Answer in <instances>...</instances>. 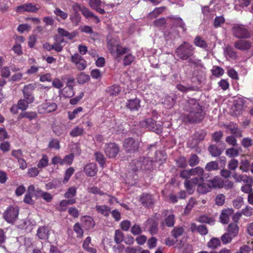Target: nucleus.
I'll return each instance as SVG.
<instances>
[{
	"mask_svg": "<svg viewBox=\"0 0 253 253\" xmlns=\"http://www.w3.org/2000/svg\"><path fill=\"white\" fill-rule=\"evenodd\" d=\"M187 111L189 114L185 116V120L191 123H198L205 118L202 107L195 99H190L187 102Z\"/></svg>",
	"mask_w": 253,
	"mask_h": 253,
	"instance_id": "f257e3e1",
	"label": "nucleus"
},
{
	"mask_svg": "<svg viewBox=\"0 0 253 253\" xmlns=\"http://www.w3.org/2000/svg\"><path fill=\"white\" fill-rule=\"evenodd\" d=\"M194 53V47L187 42H183L175 50L176 56L182 60H187L193 57Z\"/></svg>",
	"mask_w": 253,
	"mask_h": 253,
	"instance_id": "f03ea898",
	"label": "nucleus"
},
{
	"mask_svg": "<svg viewBox=\"0 0 253 253\" xmlns=\"http://www.w3.org/2000/svg\"><path fill=\"white\" fill-rule=\"evenodd\" d=\"M154 162L150 158H139L138 160H134L132 165H134V167L132 169L134 171H137L139 169L150 170L153 168Z\"/></svg>",
	"mask_w": 253,
	"mask_h": 253,
	"instance_id": "7ed1b4c3",
	"label": "nucleus"
},
{
	"mask_svg": "<svg viewBox=\"0 0 253 253\" xmlns=\"http://www.w3.org/2000/svg\"><path fill=\"white\" fill-rule=\"evenodd\" d=\"M58 34L54 36V39L55 42L53 45H50L48 43L43 44V47L48 51L51 49H54L57 52L61 51L62 50V46L60 43L63 42V29L58 28Z\"/></svg>",
	"mask_w": 253,
	"mask_h": 253,
	"instance_id": "20e7f679",
	"label": "nucleus"
},
{
	"mask_svg": "<svg viewBox=\"0 0 253 253\" xmlns=\"http://www.w3.org/2000/svg\"><path fill=\"white\" fill-rule=\"evenodd\" d=\"M123 147L126 153H135L138 151L139 142L132 137H128L124 140Z\"/></svg>",
	"mask_w": 253,
	"mask_h": 253,
	"instance_id": "39448f33",
	"label": "nucleus"
},
{
	"mask_svg": "<svg viewBox=\"0 0 253 253\" xmlns=\"http://www.w3.org/2000/svg\"><path fill=\"white\" fill-rule=\"evenodd\" d=\"M140 125L144 127L147 128L148 129L155 132L157 133H160L162 132L163 127L162 125L156 123V121L153 120L152 118H148L140 122Z\"/></svg>",
	"mask_w": 253,
	"mask_h": 253,
	"instance_id": "423d86ee",
	"label": "nucleus"
},
{
	"mask_svg": "<svg viewBox=\"0 0 253 253\" xmlns=\"http://www.w3.org/2000/svg\"><path fill=\"white\" fill-rule=\"evenodd\" d=\"M19 209L17 207L9 206L3 213V218L8 223L13 224L17 219Z\"/></svg>",
	"mask_w": 253,
	"mask_h": 253,
	"instance_id": "0eeeda50",
	"label": "nucleus"
},
{
	"mask_svg": "<svg viewBox=\"0 0 253 253\" xmlns=\"http://www.w3.org/2000/svg\"><path fill=\"white\" fill-rule=\"evenodd\" d=\"M77 194V188L71 186L68 189L64 194V206L68 205H73L76 202L75 198Z\"/></svg>",
	"mask_w": 253,
	"mask_h": 253,
	"instance_id": "6e6552de",
	"label": "nucleus"
},
{
	"mask_svg": "<svg viewBox=\"0 0 253 253\" xmlns=\"http://www.w3.org/2000/svg\"><path fill=\"white\" fill-rule=\"evenodd\" d=\"M104 152L109 158H114L120 152V147L115 143H109L105 145Z\"/></svg>",
	"mask_w": 253,
	"mask_h": 253,
	"instance_id": "1a4fd4ad",
	"label": "nucleus"
},
{
	"mask_svg": "<svg viewBox=\"0 0 253 253\" xmlns=\"http://www.w3.org/2000/svg\"><path fill=\"white\" fill-rule=\"evenodd\" d=\"M71 61L79 71L84 70L87 67L86 61L78 53H75L71 56Z\"/></svg>",
	"mask_w": 253,
	"mask_h": 253,
	"instance_id": "9d476101",
	"label": "nucleus"
},
{
	"mask_svg": "<svg viewBox=\"0 0 253 253\" xmlns=\"http://www.w3.org/2000/svg\"><path fill=\"white\" fill-rule=\"evenodd\" d=\"M225 149V144L223 142H221L218 145L216 144H211L209 146L208 151L210 154L214 157L220 156Z\"/></svg>",
	"mask_w": 253,
	"mask_h": 253,
	"instance_id": "9b49d317",
	"label": "nucleus"
},
{
	"mask_svg": "<svg viewBox=\"0 0 253 253\" xmlns=\"http://www.w3.org/2000/svg\"><path fill=\"white\" fill-rule=\"evenodd\" d=\"M234 36L238 38H248L250 37V34L248 30L243 25L234 26L232 29Z\"/></svg>",
	"mask_w": 253,
	"mask_h": 253,
	"instance_id": "f8f14e48",
	"label": "nucleus"
},
{
	"mask_svg": "<svg viewBox=\"0 0 253 253\" xmlns=\"http://www.w3.org/2000/svg\"><path fill=\"white\" fill-rule=\"evenodd\" d=\"M40 8L39 5L31 3H25L17 7L16 11L19 13L24 12H36Z\"/></svg>",
	"mask_w": 253,
	"mask_h": 253,
	"instance_id": "ddd939ff",
	"label": "nucleus"
},
{
	"mask_svg": "<svg viewBox=\"0 0 253 253\" xmlns=\"http://www.w3.org/2000/svg\"><path fill=\"white\" fill-rule=\"evenodd\" d=\"M66 86L64 87V97H71L74 94L73 86L75 85V79L73 77H69L67 79Z\"/></svg>",
	"mask_w": 253,
	"mask_h": 253,
	"instance_id": "4468645a",
	"label": "nucleus"
},
{
	"mask_svg": "<svg viewBox=\"0 0 253 253\" xmlns=\"http://www.w3.org/2000/svg\"><path fill=\"white\" fill-rule=\"evenodd\" d=\"M252 43L250 41L239 40L234 43V46L237 49L241 51H248L252 47Z\"/></svg>",
	"mask_w": 253,
	"mask_h": 253,
	"instance_id": "2eb2a0df",
	"label": "nucleus"
},
{
	"mask_svg": "<svg viewBox=\"0 0 253 253\" xmlns=\"http://www.w3.org/2000/svg\"><path fill=\"white\" fill-rule=\"evenodd\" d=\"M57 108L56 104L54 102H45L39 106L40 113H48L55 111Z\"/></svg>",
	"mask_w": 253,
	"mask_h": 253,
	"instance_id": "dca6fc26",
	"label": "nucleus"
},
{
	"mask_svg": "<svg viewBox=\"0 0 253 253\" xmlns=\"http://www.w3.org/2000/svg\"><path fill=\"white\" fill-rule=\"evenodd\" d=\"M139 201L143 206L146 207H151L154 203L152 195L148 193H143L140 196Z\"/></svg>",
	"mask_w": 253,
	"mask_h": 253,
	"instance_id": "f3484780",
	"label": "nucleus"
},
{
	"mask_svg": "<svg viewBox=\"0 0 253 253\" xmlns=\"http://www.w3.org/2000/svg\"><path fill=\"white\" fill-rule=\"evenodd\" d=\"M234 210L232 209H224L222 211L220 215V221L224 224H226L229 221V217L232 215Z\"/></svg>",
	"mask_w": 253,
	"mask_h": 253,
	"instance_id": "a211bd4d",
	"label": "nucleus"
},
{
	"mask_svg": "<svg viewBox=\"0 0 253 253\" xmlns=\"http://www.w3.org/2000/svg\"><path fill=\"white\" fill-rule=\"evenodd\" d=\"M199 183L198 178H193L190 180L186 179L184 182V186L189 194L193 193L194 187Z\"/></svg>",
	"mask_w": 253,
	"mask_h": 253,
	"instance_id": "6ab92c4d",
	"label": "nucleus"
},
{
	"mask_svg": "<svg viewBox=\"0 0 253 253\" xmlns=\"http://www.w3.org/2000/svg\"><path fill=\"white\" fill-rule=\"evenodd\" d=\"M140 100L137 98L129 99L126 102V106L131 111H137L140 107Z\"/></svg>",
	"mask_w": 253,
	"mask_h": 253,
	"instance_id": "aec40b11",
	"label": "nucleus"
},
{
	"mask_svg": "<svg viewBox=\"0 0 253 253\" xmlns=\"http://www.w3.org/2000/svg\"><path fill=\"white\" fill-rule=\"evenodd\" d=\"M224 54L226 57L232 60H236L238 58L237 51L231 46L228 45L224 49Z\"/></svg>",
	"mask_w": 253,
	"mask_h": 253,
	"instance_id": "412c9836",
	"label": "nucleus"
},
{
	"mask_svg": "<svg viewBox=\"0 0 253 253\" xmlns=\"http://www.w3.org/2000/svg\"><path fill=\"white\" fill-rule=\"evenodd\" d=\"M191 176H197L195 178H199V182H203L204 181V169L200 167H197L195 168H193L190 169Z\"/></svg>",
	"mask_w": 253,
	"mask_h": 253,
	"instance_id": "4be33fe9",
	"label": "nucleus"
},
{
	"mask_svg": "<svg viewBox=\"0 0 253 253\" xmlns=\"http://www.w3.org/2000/svg\"><path fill=\"white\" fill-rule=\"evenodd\" d=\"M84 171L87 175L94 176L97 171V168L95 164L89 163L84 167Z\"/></svg>",
	"mask_w": 253,
	"mask_h": 253,
	"instance_id": "5701e85b",
	"label": "nucleus"
},
{
	"mask_svg": "<svg viewBox=\"0 0 253 253\" xmlns=\"http://www.w3.org/2000/svg\"><path fill=\"white\" fill-rule=\"evenodd\" d=\"M82 225L86 230L92 228L95 225V222L92 218L90 216L84 217L82 219Z\"/></svg>",
	"mask_w": 253,
	"mask_h": 253,
	"instance_id": "b1692460",
	"label": "nucleus"
},
{
	"mask_svg": "<svg viewBox=\"0 0 253 253\" xmlns=\"http://www.w3.org/2000/svg\"><path fill=\"white\" fill-rule=\"evenodd\" d=\"M130 52L129 48L126 47H122L119 44L116 45V49L115 53L112 55L116 58H119L125 54L128 53Z\"/></svg>",
	"mask_w": 253,
	"mask_h": 253,
	"instance_id": "393cba45",
	"label": "nucleus"
},
{
	"mask_svg": "<svg viewBox=\"0 0 253 253\" xmlns=\"http://www.w3.org/2000/svg\"><path fill=\"white\" fill-rule=\"evenodd\" d=\"M96 211L105 216H108L110 213V208L106 205H97L95 207Z\"/></svg>",
	"mask_w": 253,
	"mask_h": 253,
	"instance_id": "a878e982",
	"label": "nucleus"
},
{
	"mask_svg": "<svg viewBox=\"0 0 253 253\" xmlns=\"http://www.w3.org/2000/svg\"><path fill=\"white\" fill-rule=\"evenodd\" d=\"M197 192L200 194H205L211 191V185L209 183L202 182L197 184Z\"/></svg>",
	"mask_w": 253,
	"mask_h": 253,
	"instance_id": "bb28decb",
	"label": "nucleus"
},
{
	"mask_svg": "<svg viewBox=\"0 0 253 253\" xmlns=\"http://www.w3.org/2000/svg\"><path fill=\"white\" fill-rule=\"evenodd\" d=\"M48 232L49 229L47 227L42 226L38 229L37 235L40 239H47L48 236Z\"/></svg>",
	"mask_w": 253,
	"mask_h": 253,
	"instance_id": "cd10ccee",
	"label": "nucleus"
},
{
	"mask_svg": "<svg viewBox=\"0 0 253 253\" xmlns=\"http://www.w3.org/2000/svg\"><path fill=\"white\" fill-rule=\"evenodd\" d=\"M81 12L82 14L86 18L93 17L95 20L96 23H98L100 21V19L97 16L94 15V14L91 11H90L88 8L85 7L83 6L81 9Z\"/></svg>",
	"mask_w": 253,
	"mask_h": 253,
	"instance_id": "c85d7f7f",
	"label": "nucleus"
},
{
	"mask_svg": "<svg viewBox=\"0 0 253 253\" xmlns=\"http://www.w3.org/2000/svg\"><path fill=\"white\" fill-rule=\"evenodd\" d=\"M209 248L215 250L221 246V241L217 238H212L207 243Z\"/></svg>",
	"mask_w": 253,
	"mask_h": 253,
	"instance_id": "c756f323",
	"label": "nucleus"
},
{
	"mask_svg": "<svg viewBox=\"0 0 253 253\" xmlns=\"http://www.w3.org/2000/svg\"><path fill=\"white\" fill-rule=\"evenodd\" d=\"M193 42L194 44L200 48L206 49L208 47V44L204 41L202 39V37L199 36H197L194 40Z\"/></svg>",
	"mask_w": 253,
	"mask_h": 253,
	"instance_id": "7c9ffc66",
	"label": "nucleus"
},
{
	"mask_svg": "<svg viewBox=\"0 0 253 253\" xmlns=\"http://www.w3.org/2000/svg\"><path fill=\"white\" fill-rule=\"evenodd\" d=\"M90 243L91 238L90 237H87L85 238L83 242V248L84 249L90 253H96L97 252L96 249L89 247V244Z\"/></svg>",
	"mask_w": 253,
	"mask_h": 253,
	"instance_id": "2f4dec72",
	"label": "nucleus"
},
{
	"mask_svg": "<svg viewBox=\"0 0 253 253\" xmlns=\"http://www.w3.org/2000/svg\"><path fill=\"white\" fill-rule=\"evenodd\" d=\"M121 90V88L119 85H113L108 87L106 91L110 96H116L120 93Z\"/></svg>",
	"mask_w": 253,
	"mask_h": 253,
	"instance_id": "473e14b6",
	"label": "nucleus"
},
{
	"mask_svg": "<svg viewBox=\"0 0 253 253\" xmlns=\"http://www.w3.org/2000/svg\"><path fill=\"white\" fill-rule=\"evenodd\" d=\"M239 227L236 223L230 224L227 229V232L233 237H236L239 232Z\"/></svg>",
	"mask_w": 253,
	"mask_h": 253,
	"instance_id": "72a5a7b5",
	"label": "nucleus"
},
{
	"mask_svg": "<svg viewBox=\"0 0 253 253\" xmlns=\"http://www.w3.org/2000/svg\"><path fill=\"white\" fill-rule=\"evenodd\" d=\"M175 223V216L173 214L168 215L162 222V224L166 225L169 227H171L174 226Z\"/></svg>",
	"mask_w": 253,
	"mask_h": 253,
	"instance_id": "f704fd0d",
	"label": "nucleus"
},
{
	"mask_svg": "<svg viewBox=\"0 0 253 253\" xmlns=\"http://www.w3.org/2000/svg\"><path fill=\"white\" fill-rule=\"evenodd\" d=\"M150 225L149 231L151 234H156L158 231V223L154 219H149L147 221Z\"/></svg>",
	"mask_w": 253,
	"mask_h": 253,
	"instance_id": "c9c22d12",
	"label": "nucleus"
},
{
	"mask_svg": "<svg viewBox=\"0 0 253 253\" xmlns=\"http://www.w3.org/2000/svg\"><path fill=\"white\" fill-rule=\"evenodd\" d=\"M124 234L119 229L116 230L114 235V241L117 244H119L124 240Z\"/></svg>",
	"mask_w": 253,
	"mask_h": 253,
	"instance_id": "e433bc0d",
	"label": "nucleus"
},
{
	"mask_svg": "<svg viewBox=\"0 0 253 253\" xmlns=\"http://www.w3.org/2000/svg\"><path fill=\"white\" fill-rule=\"evenodd\" d=\"M37 117V114L36 112H25L20 114L19 117L21 118H26L28 119L30 121L36 119Z\"/></svg>",
	"mask_w": 253,
	"mask_h": 253,
	"instance_id": "4c0bfd02",
	"label": "nucleus"
},
{
	"mask_svg": "<svg viewBox=\"0 0 253 253\" xmlns=\"http://www.w3.org/2000/svg\"><path fill=\"white\" fill-rule=\"evenodd\" d=\"M205 169L207 171H211L218 169V165L215 161H211L206 164Z\"/></svg>",
	"mask_w": 253,
	"mask_h": 253,
	"instance_id": "58836bf2",
	"label": "nucleus"
},
{
	"mask_svg": "<svg viewBox=\"0 0 253 253\" xmlns=\"http://www.w3.org/2000/svg\"><path fill=\"white\" fill-rule=\"evenodd\" d=\"M84 132V130L83 128L80 127L79 126H76L74 128L71 132H70V134L72 137H77L78 136H80L83 135Z\"/></svg>",
	"mask_w": 253,
	"mask_h": 253,
	"instance_id": "ea45409f",
	"label": "nucleus"
},
{
	"mask_svg": "<svg viewBox=\"0 0 253 253\" xmlns=\"http://www.w3.org/2000/svg\"><path fill=\"white\" fill-rule=\"evenodd\" d=\"M199 162L200 160L198 156L194 154L190 156L188 160V164L190 167H193L197 165L199 163Z\"/></svg>",
	"mask_w": 253,
	"mask_h": 253,
	"instance_id": "a19ab883",
	"label": "nucleus"
},
{
	"mask_svg": "<svg viewBox=\"0 0 253 253\" xmlns=\"http://www.w3.org/2000/svg\"><path fill=\"white\" fill-rule=\"evenodd\" d=\"M30 103L26 99H20L17 102V108L22 111L26 110Z\"/></svg>",
	"mask_w": 253,
	"mask_h": 253,
	"instance_id": "79ce46f5",
	"label": "nucleus"
},
{
	"mask_svg": "<svg viewBox=\"0 0 253 253\" xmlns=\"http://www.w3.org/2000/svg\"><path fill=\"white\" fill-rule=\"evenodd\" d=\"M234 237L228 232L223 234L220 238L222 243L224 245L230 243Z\"/></svg>",
	"mask_w": 253,
	"mask_h": 253,
	"instance_id": "37998d69",
	"label": "nucleus"
},
{
	"mask_svg": "<svg viewBox=\"0 0 253 253\" xmlns=\"http://www.w3.org/2000/svg\"><path fill=\"white\" fill-rule=\"evenodd\" d=\"M134 56L130 52L127 53L123 59V64L125 66L129 65L134 60Z\"/></svg>",
	"mask_w": 253,
	"mask_h": 253,
	"instance_id": "c03bdc74",
	"label": "nucleus"
},
{
	"mask_svg": "<svg viewBox=\"0 0 253 253\" xmlns=\"http://www.w3.org/2000/svg\"><path fill=\"white\" fill-rule=\"evenodd\" d=\"M95 158L101 167H103L105 163V158L104 155L100 152H96L94 153Z\"/></svg>",
	"mask_w": 253,
	"mask_h": 253,
	"instance_id": "a18cd8bd",
	"label": "nucleus"
},
{
	"mask_svg": "<svg viewBox=\"0 0 253 253\" xmlns=\"http://www.w3.org/2000/svg\"><path fill=\"white\" fill-rule=\"evenodd\" d=\"M212 75L216 77L221 76L224 72V70L218 66H213L211 69Z\"/></svg>",
	"mask_w": 253,
	"mask_h": 253,
	"instance_id": "49530a36",
	"label": "nucleus"
},
{
	"mask_svg": "<svg viewBox=\"0 0 253 253\" xmlns=\"http://www.w3.org/2000/svg\"><path fill=\"white\" fill-rule=\"evenodd\" d=\"M240 164L241 166L240 167V169L241 170H242L243 172H245L249 171L250 168V163L247 159H245L242 160Z\"/></svg>",
	"mask_w": 253,
	"mask_h": 253,
	"instance_id": "de8ad7c7",
	"label": "nucleus"
},
{
	"mask_svg": "<svg viewBox=\"0 0 253 253\" xmlns=\"http://www.w3.org/2000/svg\"><path fill=\"white\" fill-rule=\"evenodd\" d=\"M184 232V229L182 227H175L171 231V234L175 239L181 236Z\"/></svg>",
	"mask_w": 253,
	"mask_h": 253,
	"instance_id": "09e8293b",
	"label": "nucleus"
},
{
	"mask_svg": "<svg viewBox=\"0 0 253 253\" xmlns=\"http://www.w3.org/2000/svg\"><path fill=\"white\" fill-rule=\"evenodd\" d=\"M77 79L80 84H84L89 80L90 77L84 73H81Z\"/></svg>",
	"mask_w": 253,
	"mask_h": 253,
	"instance_id": "8fccbe9b",
	"label": "nucleus"
},
{
	"mask_svg": "<svg viewBox=\"0 0 253 253\" xmlns=\"http://www.w3.org/2000/svg\"><path fill=\"white\" fill-rule=\"evenodd\" d=\"M225 200V196L222 194H219L215 198V203L218 206H221L224 204Z\"/></svg>",
	"mask_w": 253,
	"mask_h": 253,
	"instance_id": "3c124183",
	"label": "nucleus"
},
{
	"mask_svg": "<svg viewBox=\"0 0 253 253\" xmlns=\"http://www.w3.org/2000/svg\"><path fill=\"white\" fill-rule=\"evenodd\" d=\"M48 159L46 155H43L42 158L40 160L37 166L38 168L42 169L48 165Z\"/></svg>",
	"mask_w": 253,
	"mask_h": 253,
	"instance_id": "603ef678",
	"label": "nucleus"
},
{
	"mask_svg": "<svg viewBox=\"0 0 253 253\" xmlns=\"http://www.w3.org/2000/svg\"><path fill=\"white\" fill-rule=\"evenodd\" d=\"M209 184L211 185V187L213 188H221L222 187V181L216 177L211 180Z\"/></svg>",
	"mask_w": 253,
	"mask_h": 253,
	"instance_id": "864d4df0",
	"label": "nucleus"
},
{
	"mask_svg": "<svg viewBox=\"0 0 253 253\" xmlns=\"http://www.w3.org/2000/svg\"><path fill=\"white\" fill-rule=\"evenodd\" d=\"M187 60H188V62L189 64H192L194 65L196 67L202 68L203 67V65L202 63L201 60H200V59L195 58H192V57L189 58Z\"/></svg>",
	"mask_w": 253,
	"mask_h": 253,
	"instance_id": "5fc2aeb1",
	"label": "nucleus"
},
{
	"mask_svg": "<svg viewBox=\"0 0 253 253\" xmlns=\"http://www.w3.org/2000/svg\"><path fill=\"white\" fill-rule=\"evenodd\" d=\"M83 111V108L81 107H79L76 109H75L73 112H68V118L69 120H73L76 117V115L79 113Z\"/></svg>",
	"mask_w": 253,
	"mask_h": 253,
	"instance_id": "6e6d98bb",
	"label": "nucleus"
},
{
	"mask_svg": "<svg viewBox=\"0 0 253 253\" xmlns=\"http://www.w3.org/2000/svg\"><path fill=\"white\" fill-rule=\"evenodd\" d=\"M36 88V84H30L25 85L23 89L22 92H26V93H33V91Z\"/></svg>",
	"mask_w": 253,
	"mask_h": 253,
	"instance_id": "4d7b16f0",
	"label": "nucleus"
},
{
	"mask_svg": "<svg viewBox=\"0 0 253 253\" xmlns=\"http://www.w3.org/2000/svg\"><path fill=\"white\" fill-rule=\"evenodd\" d=\"M231 133L234 134L235 136L241 137L242 136V131L235 125L230 126Z\"/></svg>",
	"mask_w": 253,
	"mask_h": 253,
	"instance_id": "13d9d810",
	"label": "nucleus"
},
{
	"mask_svg": "<svg viewBox=\"0 0 253 253\" xmlns=\"http://www.w3.org/2000/svg\"><path fill=\"white\" fill-rule=\"evenodd\" d=\"M117 44L115 43V41H114L113 40H110L108 42V43H107L108 49L112 55L115 53Z\"/></svg>",
	"mask_w": 253,
	"mask_h": 253,
	"instance_id": "bf43d9fd",
	"label": "nucleus"
},
{
	"mask_svg": "<svg viewBox=\"0 0 253 253\" xmlns=\"http://www.w3.org/2000/svg\"><path fill=\"white\" fill-rule=\"evenodd\" d=\"M198 221L201 223H206L209 224H212L214 222L212 218L209 217L206 215L200 216L198 219Z\"/></svg>",
	"mask_w": 253,
	"mask_h": 253,
	"instance_id": "052dcab7",
	"label": "nucleus"
},
{
	"mask_svg": "<svg viewBox=\"0 0 253 253\" xmlns=\"http://www.w3.org/2000/svg\"><path fill=\"white\" fill-rule=\"evenodd\" d=\"M75 169L73 167H70L66 170L64 176V182H67L69 180L70 177L72 175Z\"/></svg>",
	"mask_w": 253,
	"mask_h": 253,
	"instance_id": "680f3d73",
	"label": "nucleus"
},
{
	"mask_svg": "<svg viewBox=\"0 0 253 253\" xmlns=\"http://www.w3.org/2000/svg\"><path fill=\"white\" fill-rule=\"evenodd\" d=\"M239 153L237 149L234 148L227 149L226 151V154L230 157H234L238 156Z\"/></svg>",
	"mask_w": 253,
	"mask_h": 253,
	"instance_id": "e2e57ef3",
	"label": "nucleus"
},
{
	"mask_svg": "<svg viewBox=\"0 0 253 253\" xmlns=\"http://www.w3.org/2000/svg\"><path fill=\"white\" fill-rule=\"evenodd\" d=\"M59 184V181L57 180L54 179L51 181V182L46 183L45 185V187L46 190H49L56 188Z\"/></svg>",
	"mask_w": 253,
	"mask_h": 253,
	"instance_id": "0e129e2a",
	"label": "nucleus"
},
{
	"mask_svg": "<svg viewBox=\"0 0 253 253\" xmlns=\"http://www.w3.org/2000/svg\"><path fill=\"white\" fill-rule=\"evenodd\" d=\"M223 136V132L222 131L219 130L218 131H216L213 133L212 135V138L213 140H214L216 143H220L221 141H220V139Z\"/></svg>",
	"mask_w": 253,
	"mask_h": 253,
	"instance_id": "69168bd1",
	"label": "nucleus"
},
{
	"mask_svg": "<svg viewBox=\"0 0 253 253\" xmlns=\"http://www.w3.org/2000/svg\"><path fill=\"white\" fill-rule=\"evenodd\" d=\"M39 173L38 169L36 167L30 168L27 172L28 176L30 177H34L37 176Z\"/></svg>",
	"mask_w": 253,
	"mask_h": 253,
	"instance_id": "338daca9",
	"label": "nucleus"
},
{
	"mask_svg": "<svg viewBox=\"0 0 253 253\" xmlns=\"http://www.w3.org/2000/svg\"><path fill=\"white\" fill-rule=\"evenodd\" d=\"M225 22L224 18L223 16H216L214 20L213 26L215 28L219 27Z\"/></svg>",
	"mask_w": 253,
	"mask_h": 253,
	"instance_id": "774afa93",
	"label": "nucleus"
}]
</instances>
